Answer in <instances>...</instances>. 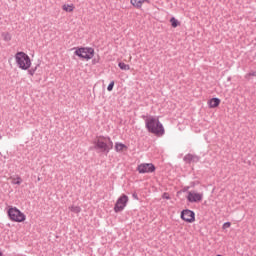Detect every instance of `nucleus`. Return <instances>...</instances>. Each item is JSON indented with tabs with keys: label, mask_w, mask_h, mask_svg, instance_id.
Returning a JSON list of instances; mask_svg holds the SVG:
<instances>
[{
	"label": "nucleus",
	"mask_w": 256,
	"mask_h": 256,
	"mask_svg": "<svg viewBox=\"0 0 256 256\" xmlns=\"http://www.w3.org/2000/svg\"><path fill=\"white\" fill-rule=\"evenodd\" d=\"M100 138L94 142V149L97 153H105V155H109V148L107 147V143L101 140Z\"/></svg>",
	"instance_id": "obj_6"
},
{
	"label": "nucleus",
	"mask_w": 256,
	"mask_h": 256,
	"mask_svg": "<svg viewBox=\"0 0 256 256\" xmlns=\"http://www.w3.org/2000/svg\"><path fill=\"white\" fill-rule=\"evenodd\" d=\"M16 64L22 71H27L31 67V58L25 52L15 54Z\"/></svg>",
	"instance_id": "obj_2"
},
{
	"label": "nucleus",
	"mask_w": 256,
	"mask_h": 256,
	"mask_svg": "<svg viewBox=\"0 0 256 256\" xmlns=\"http://www.w3.org/2000/svg\"><path fill=\"white\" fill-rule=\"evenodd\" d=\"M37 181H41V178H40V177H38Z\"/></svg>",
	"instance_id": "obj_29"
},
{
	"label": "nucleus",
	"mask_w": 256,
	"mask_h": 256,
	"mask_svg": "<svg viewBox=\"0 0 256 256\" xmlns=\"http://www.w3.org/2000/svg\"><path fill=\"white\" fill-rule=\"evenodd\" d=\"M2 37H3V40L6 42L11 41V34L9 32H3Z\"/></svg>",
	"instance_id": "obj_18"
},
{
	"label": "nucleus",
	"mask_w": 256,
	"mask_h": 256,
	"mask_svg": "<svg viewBox=\"0 0 256 256\" xmlns=\"http://www.w3.org/2000/svg\"><path fill=\"white\" fill-rule=\"evenodd\" d=\"M63 11H66V13H72V11L75 9V6L69 5V4H64L62 6Z\"/></svg>",
	"instance_id": "obj_15"
},
{
	"label": "nucleus",
	"mask_w": 256,
	"mask_h": 256,
	"mask_svg": "<svg viewBox=\"0 0 256 256\" xmlns=\"http://www.w3.org/2000/svg\"><path fill=\"white\" fill-rule=\"evenodd\" d=\"M132 197H133V199H135L136 201H139V196L137 195V193H133L132 194Z\"/></svg>",
	"instance_id": "obj_26"
},
{
	"label": "nucleus",
	"mask_w": 256,
	"mask_h": 256,
	"mask_svg": "<svg viewBox=\"0 0 256 256\" xmlns=\"http://www.w3.org/2000/svg\"><path fill=\"white\" fill-rule=\"evenodd\" d=\"M180 217L182 221H185L186 223H195V212L193 210H182Z\"/></svg>",
	"instance_id": "obj_7"
},
{
	"label": "nucleus",
	"mask_w": 256,
	"mask_h": 256,
	"mask_svg": "<svg viewBox=\"0 0 256 256\" xmlns=\"http://www.w3.org/2000/svg\"><path fill=\"white\" fill-rule=\"evenodd\" d=\"M92 63H93V65H95L96 63H98L97 59H93V60H92Z\"/></svg>",
	"instance_id": "obj_27"
},
{
	"label": "nucleus",
	"mask_w": 256,
	"mask_h": 256,
	"mask_svg": "<svg viewBox=\"0 0 256 256\" xmlns=\"http://www.w3.org/2000/svg\"><path fill=\"white\" fill-rule=\"evenodd\" d=\"M227 81H231V76H229V77L227 78Z\"/></svg>",
	"instance_id": "obj_28"
},
{
	"label": "nucleus",
	"mask_w": 256,
	"mask_h": 256,
	"mask_svg": "<svg viewBox=\"0 0 256 256\" xmlns=\"http://www.w3.org/2000/svg\"><path fill=\"white\" fill-rule=\"evenodd\" d=\"M12 183L13 185H21V183H23V179L18 176L16 179H13Z\"/></svg>",
	"instance_id": "obj_21"
},
{
	"label": "nucleus",
	"mask_w": 256,
	"mask_h": 256,
	"mask_svg": "<svg viewBox=\"0 0 256 256\" xmlns=\"http://www.w3.org/2000/svg\"><path fill=\"white\" fill-rule=\"evenodd\" d=\"M37 67H39V64L36 65L35 67H32L31 69L28 70V75H31V77H33V75H35L36 71H37Z\"/></svg>",
	"instance_id": "obj_20"
},
{
	"label": "nucleus",
	"mask_w": 256,
	"mask_h": 256,
	"mask_svg": "<svg viewBox=\"0 0 256 256\" xmlns=\"http://www.w3.org/2000/svg\"><path fill=\"white\" fill-rule=\"evenodd\" d=\"M229 227H231V222H225L223 224V229H229Z\"/></svg>",
	"instance_id": "obj_25"
},
{
	"label": "nucleus",
	"mask_w": 256,
	"mask_h": 256,
	"mask_svg": "<svg viewBox=\"0 0 256 256\" xmlns=\"http://www.w3.org/2000/svg\"><path fill=\"white\" fill-rule=\"evenodd\" d=\"M114 149H115L116 153H121L123 151H127V145H125L121 142H116Z\"/></svg>",
	"instance_id": "obj_13"
},
{
	"label": "nucleus",
	"mask_w": 256,
	"mask_h": 256,
	"mask_svg": "<svg viewBox=\"0 0 256 256\" xmlns=\"http://www.w3.org/2000/svg\"><path fill=\"white\" fill-rule=\"evenodd\" d=\"M131 5L136 9H141L143 7V3H150L149 0H130Z\"/></svg>",
	"instance_id": "obj_12"
},
{
	"label": "nucleus",
	"mask_w": 256,
	"mask_h": 256,
	"mask_svg": "<svg viewBox=\"0 0 256 256\" xmlns=\"http://www.w3.org/2000/svg\"><path fill=\"white\" fill-rule=\"evenodd\" d=\"M118 67L122 71H129V69H131V66H129V64H125L124 62H119Z\"/></svg>",
	"instance_id": "obj_16"
},
{
	"label": "nucleus",
	"mask_w": 256,
	"mask_h": 256,
	"mask_svg": "<svg viewBox=\"0 0 256 256\" xmlns=\"http://www.w3.org/2000/svg\"><path fill=\"white\" fill-rule=\"evenodd\" d=\"M162 199H167V200H169V199H171V196H169V193L165 192V193H163V195H162Z\"/></svg>",
	"instance_id": "obj_24"
},
{
	"label": "nucleus",
	"mask_w": 256,
	"mask_h": 256,
	"mask_svg": "<svg viewBox=\"0 0 256 256\" xmlns=\"http://www.w3.org/2000/svg\"><path fill=\"white\" fill-rule=\"evenodd\" d=\"M155 166L153 163H142L139 164L137 167V171L140 174H145V173H155Z\"/></svg>",
	"instance_id": "obj_8"
},
{
	"label": "nucleus",
	"mask_w": 256,
	"mask_h": 256,
	"mask_svg": "<svg viewBox=\"0 0 256 256\" xmlns=\"http://www.w3.org/2000/svg\"><path fill=\"white\" fill-rule=\"evenodd\" d=\"M8 217L10 221H14L15 223H23V221L27 219V216H25V214L17 207L8 209Z\"/></svg>",
	"instance_id": "obj_3"
},
{
	"label": "nucleus",
	"mask_w": 256,
	"mask_h": 256,
	"mask_svg": "<svg viewBox=\"0 0 256 256\" xmlns=\"http://www.w3.org/2000/svg\"><path fill=\"white\" fill-rule=\"evenodd\" d=\"M114 87H115V81H111L107 87V91H113Z\"/></svg>",
	"instance_id": "obj_22"
},
{
	"label": "nucleus",
	"mask_w": 256,
	"mask_h": 256,
	"mask_svg": "<svg viewBox=\"0 0 256 256\" xmlns=\"http://www.w3.org/2000/svg\"><path fill=\"white\" fill-rule=\"evenodd\" d=\"M221 105V99L219 98H212L208 101V107L210 109H215L216 107H219Z\"/></svg>",
	"instance_id": "obj_11"
},
{
	"label": "nucleus",
	"mask_w": 256,
	"mask_h": 256,
	"mask_svg": "<svg viewBox=\"0 0 256 256\" xmlns=\"http://www.w3.org/2000/svg\"><path fill=\"white\" fill-rule=\"evenodd\" d=\"M0 139H1V136H0Z\"/></svg>",
	"instance_id": "obj_31"
},
{
	"label": "nucleus",
	"mask_w": 256,
	"mask_h": 256,
	"mask_svg": "<svg viewBox=\"0 0 256 256\" xmlns=\"http://www.w3.org/2000/svg\"><path fill=\"white\" fill-rule=\"evenodd\" d=\"M127 203H129V196L123 194L117 199L116 204L114 206V212L121 213V211H123L125 207H127Z\"/></svg>",
	"instance_id": "obj_5"
},
{
	"label": "nucleus",
	"mask_w": 256,
	"mask_h": 256,
	"mask_svg": "<svg viewBox=\"0 0 256 256\" xmlns=\"http://www.w3.org/2000/svg\"><path fill=\"white\" fill-rule=\"evenodd\" d=\"M74 55H77V57H80V59L89 61L95 57V49L91 47L78 48L75 50Z\"/></svg>",
	"instance_id": "obj_4"
},
{
	"label": "nucleus",
	"mask_w": 256,
	"mask_h": 256,
	"mask_svg": "<svg viewBox=\"0 0 256 256\" xmlns=\"http://www.w3.org/2000/svg\"><path fill=\"white\" fill-rule=\"evenodd\" d=\"M200 160L201 157H199L197 154L188 153L183 157V161L187 165H191V163H199Z\"/></svg>",
	"instance_id": "obj_9"
},
{
	"label": "nucleus",
	"mask_w": 256,
	"mask_h": 256,
	"mask_svg": "<svg viewBox=\"0 0 256 256\" xmlns=\"http://www.w3.org/2000/svg\"><path fill=\"white\" fill-rule=\"evenodd\" d=\"M249 77H256V71H252V72L246 74L245 78L249 79Z\"/></svg>",
	"instance_id": "obj_23"
},
{
	"label": "nucleus",
	"mask_w": 256,
	"mask_h": 256,
	"mask_svg": "<svg viewBox=\"0 0 256 256\" xmlns=\"http://www.w3.org/2000/svg\"><path fill=\"white\" fill-rule=\"evenodd\" d=\"M100 139H103V141H108L107 148H108V153L113 149V141L111 140V137L109 136H100Z\"/></svg>",
	"instance_id": "obj_14"
},
{
	"label": "nucleus",
	"mask_w": 256,
	"mask_h": 256,
	"mask_svg": "<svg viewBox=\"0 0 256 256\" xmlns=\"http://www.w3.org/2000/svg\"><path fill=\"white\" fill-rule=\"evenodd\" d=\"M142 118L145 121V128L148 133H152V135H156V137H163L165 135V127L163 123L159 121V118L146 115H142Z\"/></svg>",
	"instance_id": "obj_1"
},
{
	"label": "nucleus",
	"mask_w": 256,
	"mask_h": 256,
	"mask_svg": "<svg viewBox=\"0 0 256 256\" xmlns=\"http://www.w3.org/2000/svg\"><path fill=\"white\" fill-rule=\"evenodd\" d=\"M69 210L72 211V213H79L81 211V208L79 206H70Z\"/></svg>",
	"instance_id": "obj_19"
},
{
	"label": "nucleus",
	"mask_w": 256,
	"mask_h": 256,
	"mask_svg": "<svg viewBox=\"0 0 256 256\" xmlns=\"http://www.w3.org/2000/svg\"><path fill=\"white\" fill-rule=\"evenodd\" d=\"M0 256H3V252H0Z\"/></svg>",
	"instance_id": "obj_30"
},
{
	"label": "nucleus",
	"mask_w": 256,
	"mask_h": 256,
	"mask_svg": "<svg viewBox=\"0 0 256 256\" xmlns=\"http://www.w3.org/2000/svg\"><path fill=\"white\" fill-rule=\"evenodd\" d=\"M170 23H171V26L175 28L179 27V25H181V22H179V20H177L175 17H172L170 19Z\"/></svg>",
	"instance_id": "obj_17"
},
{
	"label": "nucleus",
	"mask_w": 256,
	"mask_h": 256,
	"mask_svg": "<svg viewBox=\"0 0 256 256\" xmlns=\"http://www.w3.org/2000/svg\"><path fill=\"white\" fill-rule=\"evenodd\" d=\"M187 201H189V203H199L200 201H203V194L189 192L187 196Z\"/></svg>",
	"instance_id": "obj_10"
}]
</instances>
